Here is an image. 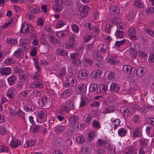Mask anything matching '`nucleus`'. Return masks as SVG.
Listing matches in <instances>:
<instances>
[{"label": "nucleus", "instance_id": "obj_1", "mask_svg": "<svg viewBox=\"0 0 154 154\" xmlns=\"http://www.w3.org/2000/svg\"><path fill=\"white\" fill-rule=\"evenodd\" d=\"M75 35L73 34L69 37L68 42L65 44V46L67 48L70 49L75 47L77 43L76 40L75 39Z\"/></svg>", "mask_w": 154, "mask_h": 154}, {"label": "nucleus", "instance_id": "obj_2", "mask_svg": "<svg viewBox=\"0 0 154 154\" xmlns=\"http://www.w3.org/2000/svg\"><path fill=\"white\" fill-rule=\"evenodd\" d=\"M38 103L40 106H45L46 108H49L51 105V102L46 97H43L41 100L38 101Z\"/></svg>", "mask_w": 154, "mask_h": 154}, {"label": "nucleus", "instance_id": "obj_3", "mask_svg": "<svg viewBox=\"0 0 154 154\" xmlns=\"http://www.w3.org/2000/svg\"><path fill=\"white\" fill-rule=\"evenodd\" d=\"M65 0H55V5L53 7L54 10L58 12H60L62 9V5L64 4Z\"/></svg>", "mask_w": 154, "mask_h": 154}, {"label": "nucleus", "instance_id": "obj_4", "mask_svg": "<svg viewBox=\"0 0 154 154\" xmlns=\"http://www.w3.org/2000/svg\"><path fill=\"white\" fill-rule=\"evenodd\" d=\"M89 9V8L86 6H80L79 9L81 16L83 17H86Z\"/></svg>", "mask_w": 154, "mask_h": 154}, {"label": "nucleus", "instance_id": "obj_5", "mask_svg": "<svg viewBox=\"0 0 154 154\" xmlns=\"http://www.w3.org/2000/svg\"><path fill=\"white\" fill-rule=\"evenodd\" d=\"M66 81L68 82L71 86L74 87L77 84L76 79L73 76L69 75L66 77Z\"/></svg>", "mask_w": 154, "mask_h": 154}, {"label": "nucleus", "instance_id": "obj_6", "mask_svg": "<svg viewBox=\"0 0 154 154\" xmlns=\"http://www.w3.org/2000/svg\"><path fill=\"white\" fill-rule=\"evenodd\" d=\"M146 70L145 69L141 67H139L136 71V75L139 77H141L143 76L146 73Z\"/></svg>", "mask_w": 154, "mask_h": 154}, {"label": "nucleus", "instance_id": "obj_7", "mask_svg": "<svg viewBox=\"0 0 154 154\" xmlns=\"http://www.w3.org/2000/svg\"><path fill=\"white\" fill-rule=\"evenodd\" d=\"M88 75V72L84 69L81 70L78 74L79 78L83 79H87Z\"/></svg>", "mask_w": 154, "mask_h": 154}, {"label": "nucleus", "instance_id": "obj_8", "mask_svg": "<svg viewBox=\"0 0 154 154\" xmlns=\"http://www.w3.org/2000/svg\"><path fill=\"white\" fill-rule=\"evenodd\" d=\"M109 11L113 15L118 14L120 12V10L118 7L116 6H112L109 8Z\"/></svg>", "mask_w": 154, "mask_h": 154}, {"label": "nucleus", "instance_id": "obj_9", "mask_svg": "<svg viewBox=\"0 0 154 154\" xmlns=\"http://www.w3.org/2000/svg\"><path fill=\"white\" fill-rule=\"evenodd\" d=\"M11 73V69L9 67H4L0 69V73L2 75H7Z\"/></svg>", "mask_w": 154, "mask_h": 154}, {"label": "nucleus", "instance_id": "obj_10", "mask_svg": "<svg viewBox=\"0 0 154 154\" xmlns=\"http://www.w3.org/2000/svg\"><path fill=\"white\" fill-rule=\"evenodd\" d=\"M24 55L23 51L21 48H19L14 52V55L17 58H20Z\"/></svg>", "mask_w": 154, "mask_h": 154}, {"label": "nucleus", "instance_id": "obj_11", "mask_svg": "<svg viewBox=\"0 0 154 154\" xmlns=\"http://www.w3.org/2000/svg\"><path fill=\"white\" fill-rule=\"evenodd\" d=\"M89 99L88 98L82 96L80 106L82 107L86 105L89 103Z\"/></svg>", "mask_w": 154, "mask_h": 154}, {"label": "nucleus", "instance_id": "obj_12", "mask_svg": "<svg viewBox=\"0 0 154 154\" xmlns=\"http://www.w3.org/2000/svg\"><path fill=\"white\" fill-rule=\"evenodd\" d=\"M128 35L130 38L134 39L137 36L136 32L135 29L133 28H130L128 30Z\"/></svg>", "mask_w": 154, "mask_h": 154}, {"label": "nucleus", "instance_id": "obj_13", "mask_svg": "<svg viewBox=\"0 0 154 154\" xmlns=\"http://www.w3.org/2000/svg\"><path fill=\"white\" fill-rule=\"evenodd\" d=\"M8 81L9 85H13L15 83L17 80V77L14 75H11L8 78Z\"/></svg>", "mask_w": 154, "mask_h": 154}, {"label": "nucleus", "instance_id": "obj_14", "mask_svg": "<svg viewBox=\"0 0 154 154\" xmlns=\"http://www.w3.org/2000/svg\"><path fill=\"white\" fill-rule=\"evenodd\" d=\"M89 90L90 92H97L98 91V85L96 84H91Z\"/></svg>", "mask_w": 154, "mask_h": 154}, {"label": "nucleus", "instance_id": "obj_15", "mask_svg": "<svg viewBox=\"0 0 154 154\" xmlns=\"http://www.w3.org/2000/svg\"><path fill=\"white\" fill-rule=\"evenodd\" d=\"M123 70L125 72L130 73L133 70L134 71L135 69L129 65H125L123 67Z\"/></svg>", "mask_w": 154, "mask_h": 154}, {"label": "nucleus", "instance_id": "obj_16", "mask_svg": "<svg viewBox=\"0 0 154 154\" xmlns=\"http://www.w3.org/2000/svg\"><path fill=\"white\" fill-rule=\"evenodd\" d=\"M97 49L99 52L104 53L107 50V46L106 45L100 44L98 46Z\"/></svg>", "mask_w": 154, "mask_h": 154}, {"label": "nucleus", "instance_id": "obj_17", "mask_svg": "<svg viewBox=\"0 0 154 154\" xmlns=\"http://www.w3.org/2000/svg\"><path fill=\"white\" fill-rule=\"evenodd\" d=\"M18 141V140L15 138L13 139L10 142V145L14 147H17L21 144V142Z\"/></svg>", "mask_w": 154, "mask_h": 154}, {"label": "nucleus", "instance_id": "obj_18", "mask_svg": "<svg viewBox=\"0 0 154 154\" xmlns=\"http://www.w3.org/2000/svg\"><path fill=\"white\" fill-rule=\"evenodd\" d=\"M69 120L72 124H74L75 126H77V127H78V125L77 123L78 119L77 116H71Z\"/></svg>", "mask_w": 154, "mask_h": 154}, {"label": "nucleus", "instance_id": "obj_19", "mask_svg": "<svg viewBox=\"0 0 154 154\" xmlns=\"http://www.w3.org/2000/svg\"><path fill=\"white\" fill-rule=\"evenodd\" d=\"M50 34L47 35L48 38L49 39V42L53 44H56L57 43V39L53 35L50 36Z\"/></svg>", "mask_w": 154, "mask_h": 154}, {"label": "nucleus", "instance_id": "obj_20", "mask_svg": "<svg viewBox=\"0 0 154 154\" xmlns=\"http://www.w3.org/2000/svg\"><path fill=\"white\" fill-rule=\"evenodd\" d=\"M111 91H114L115 92L119 91V88L118 85L116 83H112L110 85Z\"/></svg>", "mask_w": 154, "mask_h": 154}, {"label": "nucleus", "instance_id": "obj_21", "mask_svg": "<svg viewBox=\"0 0 154 154\" xmlns=\"http://www.w3.org/2000/svg\"><path fill=\"white\" fill-rule=\"evenodd\" d=\"M72 91L71 89H67L63 92V96L65 98L69 97L72 94Z\"/></svg>", "mask_w": 154, "mask_h": 154}, {"label": "nucleus", "instance_id": "obj_22", "mask_svg": "<svg viewBox=\"0 0 154 154\" xmlns=\"http://www.w3.org/2000/svg\"><path fill=\"white\" fill-rule=\"evenodd\" d=\"M79 92L80 93H84L87 90V87L85 85L82 84L79 86L78 88Z\"/></svg>", "mask_w": 154, "mask_h": 154}, {"label": "nucleus", "instance_id": "obj_23", "mask_svg": "<svg viewBox=\"0 0 154 154\" xmlns=\"http://www.w3.org/2000/svg\"><path fill=\"white\" fill-rule=\"evenodd\" d=\"M68 34L67 30H64L63 31H59L57 32L56 35L59 38L63 37L64 36H66Z\"/></svg>", "mask_w": 154, "mask_h": 154}, {"label": "nucleus", "instance_id": "obj_24", "mask_svg": "<svg viewBox=\"0 0 154 154\" xmlns=\"http://www.w3.org/2000/svg\"><path fill=\"white\" fill-rule=\"evenodd\" d=\"M64 127L62 125L56 126L54 128V130L58 134L61 133L64 131Z\"/></svg>", "mask_w": 154, "mask_h": 154}, {"label": "nucleus", "instance_id": "obj_25", "mask_svg": "<svg viewBox=\"0 0 154 154\" xmlns=\"http://www.w3.org/2000/svg\"><path fill=\"white\" fill-rule=\"evenodd\" d=\"M47 111H45L41 110L39 111L37 113V116L40 119L45 118L47 116Z\"/></svg>", "mask_w": 154, "mask_h": 154}, {"label": "nucleus", "instance_id": "obj_26", "mask_svg": "<svg viewBox=\"0 0 154 154\" xmlns=\"http://www.w3.org/2000/svg\"><path fill=\"white\" fill-rule=\"evenodd\" d=\"M81 55L79 53H74L70 54V58L72 60H75L80 58Z\"/></svg>", "mask_w": 154, "mask_h": 154}, {"label": "nucleus", "instance_id": "obj_27", "mask_svg": "<svg viewBox=\"0 0 154 154\" xmlns=\"http://www.w3.org/2000/svg\"><path fill=\"white\" fill-rule=\"evenodd\" d=\"M127 133V131L125 128H120L118 131V134L121 137L125 136Z\"/></svg>", "mask_w": 154, "mask_h": 154}, {"label": "nucleus", "instance_id": "obj_28", "mask_svg": "<svg viewBox=\"0 0 154 154\" xmlns=\"http://www.w3.org/2000/svg\"><path fill=\"white\" fill-rule=\"evenodd\" d=\"M56 51L57 54L58 55H60L64 56H66L68 54L66 51L61 49H57Z\"/></svg>", "mask_w": 154, "mask_h": 154}, {"label": "nucleus", "instance_id": "obj_29", "mask_svg": "<svg viewBox=\"0 0 154 154\" xmlns=\"http://www.w3.org/2000/svg\"><path fill=\"white\" fill-rule=\"evenodd\" d=\"M100 70L97 69L92 72L91 74V76L94 79L100 76Z\"/></svg>", "mask_w": 154, "mask_h": 154}, {"label": "nucleus", "instance_id": "obj_30", "mask_svg": "<svg viewBox=\"0 0 154 154\" xmlns=\"http://www.w3.org/2000/svg\"><path fill=\"white\" fill-rule=\"evenodd\" d=\"M130 54L131 57L135 58L137 55V52L135 48H131L130 50Z\"/></svg>", "mask_w": 154, "mask_h": 154}, {"label": "nucleus", "instance_id": "obj_31", "mask_svg": "<svg viewBox=\"0 0 154 154\" xmlns=\"http://www.w3.org/2000/svg\"><path fill=\"white\" fill-rule=\"evenodd\" d=\"M120 19L118 17H114L112 18L110 20V21L111 23L116 24L117 26L120 22Z\"/></svg>", "mask_w": 154, "mask_h": 154}, {"label": "nucleus", "instance_id": "obj_32", "mask_svg": "<svg viewBox=\"0 0 154 154\" xmlns=\"http://www.w3.org/2000/svg\"><path fill=\"white\" fill-rule=\"evenodd\" d=\"M141 132L138 128H136L134 131L133 136L134 137H140L141 136Z\"/></svg>", "mask_w": 154, "mask_h": 154}, {"label": "nucleus", "instance_id": "obj_33", "mask_svg": "<svg viewBox=\"0 0 154 154\" xmlns=\"http://www.w3.org/2000/svg\"><path fill=\"white\" fill-rule=\"evenodd\" d=\"M41 86V84L39 82H34L29 85L30 87L32 88H40Z\"/></svg>", "mask_w": 154, "mask_h": 154}, {"label": "nucleus", "instance_id": "obj_34", "mask_svg": "<svg viewBox=\"0 0 154 154\" xmlns=\"http://www.w3.org/2000/svg\"><path fill=\"white\" fill-rule=\"evenodd\" d=\"M120 123V120L119 119H117L114 120L112 122V125L114 126V130L116 129V128L119 126Z\"/></svg>", "mask_w": 154, "mask_h": 154}, {"label": "nucleus", "instance_id": "obj_35", "mask_svg": "<svg viewBox=\"0 0 154 154\" xmlns=\"http://www.w3.org/2000/svg\"><path fill=\"white\" fill-rule=\"evenodd\" d=\"M72 63L76 66L80 67L81 66V61L79 60V59L72 60Z\"/></svg>", "mask_w": 154, "mask_h": 154}, {"label": "nucleus", "instance_id": "obj_36", "mask_svg": "<svg viewBox=\"0 0 154 154\" xmlns=\"http://www.w3.org/2000/svg\"><path fill=\"white\" fill-rule=\"evenodd\" d=\"M107 90V85L102 84L99 86V91L102 93L105 92Z\"/></svg>", "mask_w": 154, "mask_h": 154}, {"label": "nucleus", "instance_id": "obj_37", "mask_svg": "<svg viewBox=\"0 0 154 154\" xmlns=\"http://www.w3.org/2000/svg\"><path fill=\"white\" fill-rule=\"evenodd\" d=\"M7 42L9 44H16L17 43V40L16 39L8 38L6 39Z\"/></svg>", "mask_w": 154, "mask_h": 154}, {"label": "nucleus", "instance_id": "obj_38", "mask_svg": "<svg viewBox=\"0 0 154 154\" xmlns=\"http://www.w3.org/2000/svg\"><path fill=\"white\" fill-rule=\"evenodd\" d=\"M109 63L112 64H114L116 63L119 62L118 59L116 57H111L108 60Z\"/></svg>", "mask_w": 154, "mask_h": 154}, {"label": "nucleus", "instance_id": "obj_39", "mask_svg": "<svg viewBox=\"0 0 154 154\" xmlns=\"http://www.w3.org/2000/svg\"><path fill=\"white\" fill-rule=\"evenodd\" d=\"M49 77L51 79L54 81H57L58 79H59L58 77L54 73L50 74Z\"/></svg>", "mask_w": 154, "mask_h": 154}, {"label": "nucleus", "instance_id": "obj_40", "mask_svg": "<svg viewBox=\"0 0 154 154\" xmlns=\"http://www.w3.org/2000/svg\"><path fill=\"white\" fill-rule=\"evenodd\" d=\"M126 42V40L125 39H123L120 41H117L115 42V46L116 47H119L121 45L125 44Z\"/></svg>", "mask_w": 154, "mask_h": 154}, {"label": "nucleus", "instance_id": "obj_41", "mask_svg": "<svg viewBox=\"0 0 154 154\" xmlns=\"http://www.w3.org/2000/svg\"><path fill=\"white\" fill-rule=\"evenodd\" d=\"M154 11V9L153 8L148 7L147 8L145 12L146 15H149L153 13Z\"/></svg>", "mask_w": 154, "mask_h": 154}, {"label": "nucleus", "instance_id": "obj_42", "mask_svg": "<svg viewBox=\"0 0 154 154\" xmlns=\"http://www.w3.org/2000/svg\"><path fill=\"white\" fill-rule=\"evenodd\" d=\"M76 140L77 142L79 143H82L85 141V138L82 136L78 137Z\"/></svg>", "mask_w": 154, "mask_h": 154}, {"label": "nucleus", "instance_id": "obj_43", "mask_svg": "<svg viewBox=\"0 0 154 154\" xmlns=\"http://www.w3.org/2000/svg\"><path fill=\"white\" fill-rule=\"evenodd\" d=\"M125 33L124 32L119 30H117L115 35L117 37L120 38H122L123 37Z\"/></svg>", "mask_w": 154, "mask_h": 154}, {"label": "nucleus", "instance_id": "obj_44", "mask_svg": "<svg viewBox=\"0 0 154 154\" xmlns=\"http://www.w3.org/2000/svg\"><path fill=\"white\" fill-rule=\"evenodd\" d=\"M94 57L96 60L100 61L102 58V57L100 56L98 52L94 51Z\"/></svg>", "mask_w": 154, "mask_h": 154}, {"label": "nucleus", "instance_id": "obj_45", "mask_svg": "<svg viewBox=\"0 0 154 154\" xmlns=\"http://www.w3.org/2000/svg\"><path fill=\"white\" fill-rule=\"evenodd\" d=\"M133 5H135L137 7L139 8H141L143 7V5L141 2L139 1H134L133 2Z\"/></svg>", "mask_w": 154, "mask_h": 154}, {"label": "nucleus", "instance_id": "obj_46", "mask_svg": "<svg viewBox=\"0 0 154 154\" xmlns=\"http://www.w3.org/2000/svg\"><path fill=\"white\" fill-rule=\"evenodd\" d=\"M35 143V141L33 140H30L27 142H26V144L25 145V147H27L30 146H32Z\"/></svg>", "mask_w": 154, "mask_h": 154}, {"label": "nucleus", "instance_id": "obj_47", "mask_svg": "<svg viewBox=\"0 0 154 154\" xmlns=\"http://www.w3.org/2000/svg\"><path fill=\"white\" fill-rule=\"evenodd\" d=\"M19 76H20V80L22 82H25L28 77V75L27 74L23 75L22 74V73H21L20 75Z\"/></svg>", "mask_w": 154, "mask_h": 154}, {"label": "nucleus", "instance_id": "obj_48", "mask_svg": "<svg viewBox=\"0 0 154 154\" xmlns=\"http://www.w3.org/2000/svg\"><path fill=\"white\" fill-rule=\"evenodd\" d=\"M134 148L130 147L125 154H136V152H134Z\"/></svg>", "mask_w": 154, "mask_h": 154}, {"label": "nucleus", "instance_id": "obj_49", "mask_svg": "<svg viewBox=\"0 0 154 154\" xmlns=\"http://www.w3.org/2000/svg\"><path fill=\"white\" fill-rule=\"evenodd\" d=\"M65 25V23L61 20L58 21L57 23L56 27L57 28H59L62 27Z\"/></svg>", "mask_w": 154, "mask_h": 154}, {"label": "nucleus", "instance_id": "obj_50", "mask_svg": "<svg viewBox=\"0 0 154 154\" xmlns=\"http://www.w3.org/2000/svg\"><path fill=\"white\" fill-rule=\"evenodd\" d=\"M139 56L144 60H146L147 58V56L146 54L143 51H141L139 53Z\"/></svg>", "mask_w": 154, "mask_h": 154}, {"label": "nucleus", "instance_id": "obj_51", "mask_svg": "<svg viewBox=\"0 0 154 154\" xmlns=\"http://www.w3.org/2000/svg\"><path fill=\"white\" fill-rule=\"evenodd\" d=\"M8 148L6 146H0V151L1 152H8Z\"/></svg>", "mask_w": 154, "mask_h": 154}, {"label": "nucleus", "instance_id": "obj_52", "mask_svg": "<svg viewBox=\"0 0 154 154\" xmlns=\"http://www.w3.org/2000/svg\"><path fill=\"white\" fill-rule=\"evenodd\" d=\"M140 142L142 146L144 147L146 146L148 142V140L146 139H141L140 140Z\"/></svg>", "mask_w": 154, "mask_h": 154}, {"label": "nucleus", "instance_id": "obj_53", "mask_svg": "<svg viewBox=\"0 0 154 154\" xmlns=\"http://www.w3.org/2000/svg\"><path fill=\"white\" fill-rule=\"evenodd\" d=\"M72 30L75 32H78L79 31V26L75 24H74L72 26Z\"/></svg>", "mask_w": 154, "mask_h": 154}, {"label": "nucleus", "instance_id": "obj_54", "mask_svg": "<svg viewBox=\"0 0 154 154\" xmlns=\"http://www.w3.org/2000/svg\"><path fill=\"white\" fill-rule=\"evenodd\" d=\"M117 26L121 29H123L126 28V26L124 23H123L120 21L118 24H117Z\"/></svg>", "mask_w": 154, "mask_h": 154}, {"label": "nucleus", "instance_id": "obj_55", "mask_svg": "<svg viewBox=\"0 0 154 154\" xmlns=\"http://www.w3.org/2000/svg\"><path fill=\"white\" fill-rule=\"evenodd\" d=\"M146 121L149 124L154 125V118L148 117L147 118Z\"/></svg>", "mask_w": 154, "mask_h": 154}, {"label": "nucleus", "instance_id": "obj_56", "mask_svg": "<svg viewBox=\"0 0 154 154\" xmlns=\"http://www.w3.org/2000/svg\"><path fill=\"white\" fill-rule=\"evenodd\" d=\"M112 27V25L109 24H107L105 26V31L108 33H109L110 32V28Z\"/></svg>", "mask_w": 154, "mask_h": 154}, {"label": "nucleus", "instance_id": "obj_57", "mask_svg": "<svg viewBox=\"0 0 154 154\" xmlns=\"http://www.w3.org/2000/svg\"><path fill=\"white\" fill-rule=\"evenodd\" d=\"M146 33H148L150 36L154 37V32L148 28H146L145 29Z\"/></svg>", "mask_w": 154, "mask_h": 154}, {"label": "nucleus", "instance_id": "obj_58", "mask_svg": "<svg viewBox=\"0 0 154 154\" xmlns=\"http://www.w3.org/2000/svg\"><path fill=\"white\" fill-rule=\"evenodd\" d=\"M123 113L125 116H130L131 115V111L128 109L123 110Z\"/></svg>", "mask_w": 154, "mask_h": 154}, {"label": "nucleus", "instance_id": "obj_59", "mask_svg": "<svg viewBox=\"0 0 154 154\" xmlns=\"http://www.w3.org/2000/svg\"><path fill=\"white\" fill-rule=\"evenodd\" d=\"M115 109V108L112 106H109L106 109V113H109L112 112Z\"/></svg>", "mask_w": 154, "mask_h": 154}, {"label": "nucleus", "instance_id": "obj_60", "mask_svg": "<svg viewBox=\"0 0 154 154\" xmlns=\"http://www.w3.org/2000/svg\"><path fill=\"white\" fill-rule=\"evenodd\" d=\"M73 103L70 101H67L66 103V106L68 109L73 108Z\"/></svg>", "mask_w": 154, "mask_h": 154}, {"label": "nucleus", "instance_id": "obj_61", "mask_svg": "<svg viewBox=\"0 0 154 154\" xmlns=\"http://www.w3.org/2000/svg\"><path fill=\"white\" fill-rule=\"evenodd\" d=\"M90 147L87 146H84L82 148V151H84L85 153L87 154H88V153L89 152L90 150Z\"/></svg>", "mask_w": 154, "mask_h": 154}, {"label": "nucleus", "instance_id": "obj_62", "mask_svg": "<svg viewBox=\"0 0 154 154\" xmlns=\"http://www.w3.org/2000/svg\"><path fill=\"white\" fill-rule=\"evenodd\" d=\"M14 60L12 58H7L5 61V63L6 64H11L12 63L14 62Z\"/></svg>", "mask_w": 154, "mask_h": 154}, {"label": "nucleus", "instance_id": "obj_63", "mask_svg": "<svg viewBox=\"0 0 154 154\" xmlns=\"http://www.w3.org/2000/svg\"><path fill=\"white\" fill-rule=\"evenodd\" d=\"M93 126L94 127L98 128L100 127V124L98 121L95 120L93 123Z\"/></svg>", "mask_w": 154, "mask_h": 154}, {"label": "nucleus", "instance_id": "obj_64", "mask_svg": "<svg viewBox=\"0 0 154 154\" xmlns=\"http://www.w3.org/2000/svg\"><path fill=\"white\" fill-rule=\"evenodd\" d=\"M33 93L35 97H38L40 96L41 94V93L40 91L35 90L33 91Z\"/></svg>", "mask_w": 154, "mask_h": 154}]
</instances>
